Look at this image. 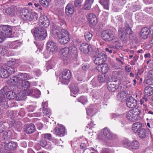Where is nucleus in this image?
Instances as JSON below:
<instances>
[{"instance_id":"nucleus-36","label":"nucleus","mask_w":153,"mask_h":153,"mask_svg":"<svg viewBox=\"0 0 153 153\" xmlns=\"http://www.w3.org/2000/svg\"><path fill=\"white\" fill-rule=\"evenodd\" d=\"M145 94L150 96L153 94V88L150 86L146 87L144 89Z\"/></svg>"},{"instance_id":"nucleus-58","label":"nucleus","mask_w":153,"mask_h":153,"mask_svg":"<svg viewBox=\"0 0 153 153\" xmlns=\"http://www.w3.org/2000/svg\"><path fill=\"white\" fill-rule=\"evenodd\" d=\"M0 91L1 92V94H3V95H4V94H6L8 92V89L7 86H4L3 89H1V90H0Z\"/></svg>"},{"instance_id":"nucleus-6","label":"nucleus","mask_w":153,"mask_h":153,"mask_svg":"<svg viewBox=\"0 0 153 153\" xmlns=\"http://www.w3.org/2000/svg\"><path fill=\"white\" fill-rule=\"evenodd\" d=\"M102 39L106 41H110L115 38L114 33L109 30H106L103 31L101 34Z\"/></svg>"},{"instance_id":"nucleus-10","label":"nucleus","mask_w":153,"mask_h":153,"mask_svg":"<svg viewBox=\"0 0 153 153\" xmlns=\"http://www.w3.org/2000/svg\"><path fill=\"white\" fill-rule=\"evenodd\" d=\"M15 62L12 61H8L6 63V65L5 68H6L8 72V74H13L16 71L15 67L13 66Z\"/></svg>"},{"instance_id":"nucleus-39","label":"nucleus","mask_w":153,"mask_h":153,"mask_svg":"<svg viewBox=\"0 0 153 153\" xmlns=\"http://www.w3.org/2000/svg\"><path fill=\"white\" fill-rule=\"evenodd\" d=\"M142 126V124L141 123L138 122L135 123L133 125L132 130L135 133H137Z\"/></svg>"},{"instance_id":"nucleus-22","label":"nucleus","mask_w":153,"mask_h":153,"mask_svg":"<svg viewBox=\"0 0 153 153\" xmlns=\"http://www.w3.org/2000/svg\"><path fill=\"white\" fill-rule=\"evenodd\" d=\"M18 80L20 81H25L26 80L30 78V76L27 73H20L16 75Z\"/></svg>"},{"instance_id":"nucleus-16","label":"nucleus","mask_w":153,"mask_h":153,"mask_svg":"<svg viewBox=\"0 0 153 153\" xmlns=\"http://www.w3.org/2000/svg\"><path fill=\"white\" fill-rule=\"evenodd\" d=\"M126 104L128 107L133 108L137 105V101L133 97L131 96L126 100Z\"/></svg>"},{"instance_id":"nucleus-1","label":"nucleus","mask_w":153,"mask_h":153,"mask_svg":"<svg viewBox=\"0 0 153 153\" xmlns=\"http://www.w3.org/2000/svg\"><path fill=\"white\" fill-rule=\"evenodd\" d=\"M20 15L22 18L27 22L31 21L34 19L37 20L38 17V14L36 13H32L30 11L25 8L21 10Z\"/></svg>"},{"instance_id":"nucleus-18","label":"nucleus","mask_w":153,"mask_h":153,"mask_svg":"<svg viewBox=\"0 0 153 153\" xmlns=\"http://www.w3.org/2000/svg\"><path fill=\"white\" fill-rule=\"evenodd\" d=\"M97 69L100 72H101L103 74L107 73L109 70V68L107 64L103 63L101 65H98L97 67Z\"/></svg>"},{"instance_id":"nucleus-55","label":"nucleus","mask_w":153,"mask_h":153,"mask_svg":"<svg viewBox=\"0 0 153 153\" xmlns=\"http://www.w3.org/2000/svg\"><path fill=\"white\" fill-rule=\"evenodd\" d=\"M82 2L80 0H76L74 2V5L75 7L79 8L81 6Z\"/></svg>"},{"instance_id":"nucleus-9","label":"nucleus","mask_w":153,"mask_h":153,"mask_svg":"<svg viewBox=\"0 0 153 153\" xmlns=\"http://www.w3.org/2000/svg\"><path fill=\"white\" fill-rule=\"evenodd\" d=\"M39 27L43 28L48 27L49 24V19L46 16H41L39 17Z\"/></svg>"},{"instance_id":"nucleus-28","label":"nucleus","mask_w":153,"mask_h":153,"mask_svg":"<svg viewBox=\"0 0 153 153\" xmlns=\"http://www.w3.org/2000/svg\"><path fill=\"white\" fill-rule=\"evenodd\" d=\"M20 45L21 42L16 40L9 43L7 45V47L11 49H16L20 47Z\"/></svg>"},{"instance_id":"nucleus-47","label":"nucleus","mask_w":153,"mask_h":153,"mask_svg":"<svg viewBox=\"0 0 153 153\" xmlns=\"http://www.w3.org/2000/svg\"><path fill=\"white\" fill-rule=\"evenodd\" d=\"M21 85L22 89H24V90L27 89L29 87L30 85V82L28 81L25 80L23 81L22 82Z\"/></svg>"},{"instance_id":"nucleus-43","label":"nucleus","mask_w":153,"mask_h":153,"mask_svg":"<svg viewBox=\"0 0 153 153\" xmlns=\"http://www.w3.org/2000/svg\"><path fill=\"white\" fill-rule=\"evenodd\" d=\"M98 80L100 82L103 83L106 80L107 78L105 74H99L97 77Z\"/></svg>"},{"instance_id":"nucleus-4","label":"nucleus","mask_w":153,"mask_h":153,"mask_svg":"<svg viewBox=\"0 0 153 153\" xmlns=\"http://www.w3.org/2000/svg\"><path fill=\"white\" fill-rule=\"evenodd\" d=\"M95 58L94 61V63L98 65H101L106 60V56L101 52H97L94 56Z\"/></svg>"},{"instance_id":"nucleus-49","label":"nucleus","mask_w":153,"mask_h":153,"mask_svg":"<svg viewBox=\"0 0 153 153\" xmlns=\"http://www.w3.org/2000/svg\"><path fill=\"white\" fill-rule=\"evenodd\" d=\"M114 46L112 45H109L107 46V48H105V50L106 51L109 52L110 53H112L113 51L114 53H115L114 51Z\"/></svg>"},{"instance_id":"nucleus-64","label":"nucleus","mask_w":153,"mask_h":153,"mask_svg":"<svg viewBox=\"0 0 153 153\" xmlns=\"http://www.w3.org/2000/svg\"><path fill=\"white\" fill-rule=\"evenodd\" d=\"M7 83L9 85H14V84H13V81H12V78H10L7 80Z\"/></svg>"},{"instance_id":"nucleus-29","label":"nucleus","mask_w":153,"mask_h":153,"mask_svg":"<svg viewBox=\"0 0 153 153\" xmlns=\"http://www.w3.org/2000/svg\"><path fill=\"white\" fill-rule=\"evenodd\" d=\"M1 92L0 91V105H4L5 108H7L9 107L8 102H6L4 95L1 94Z\"/></svg>"},{"instance_id":"nucleus-62","label":"nucleus","mask_w":153,"mask_h":153,"mask_svg":"<svg viewBox=\"0 0 153 153\" xmlns=\"http://www.w3.org/2000/svg\"><path fill=\"white\" fill-rule=\"evenodd\" d=\"M8 116L10 117H12L14 115L13 112L12 111L9 110L7 112Z\"/></svg>"},{"instance_id":"nucleus-27","label":"nucleus","mask_w":153,"mask_h":153,"mask_svg":"<svg viewBox=\"0 0 153 153\" xmlns=\"http://www.w3.org/2000/svg\"><path fill=\"white\" fill-rule=\"evenodd\" d=\"M69 50V54H70V58L73 59L76 58L77 56V52L76 48L74 46H71L68 48Z\"/></svg>"},{"instance_id":"nucleus-59","label":"nucleus","mask_w":153,"mask_h":153,"mask_svg":"<svg viewBox=\"0 0 153 153\" xmlns=\"http://www.w3.org/2000/svg\"><path fill=\"white\" fill-rule=\"evenodd\" d=\"M59 23L62 28H65L66 27L65 22L64 20L61 19L59 22Z\"/></svg>"},{"instance_id":"nucleus-14","label":"nucleus","mask_w":153,"mask_h":153,"mask_svg":"<svg viewBox=\"0 0 153 153\" xmlns=\"http://www.w3.org/2000/svg\"><path fill=\"white\" fill-rule=\"evenodd\" d=\"M69 51V50L68 47H65L60 49V53L61 54L63 59L67 60L70 58Z\"/></svg>"},{"instance_id":"nucleus-56","label":"nucleus","mask_w":153,"mask_h":153,"mask_svg":"<svg viewBox=\"0 0 153 153\" xmlns=\"http://www.w3.org/2000/svg\"><path fill=\"white\" fill-rule=\"evenodd\" d=\"M40 94V92L39 90L36 89H34L33 95H34V96L36 98H38Z\"/></svg>"},{"instance_id":"nucleus-44","label":"nucleus","mask_w":153,"mask_h":153,"mask_svg":"<svg viewBox=\"0 0 153 153\" xmlns=\"http://www.w3.org/2000/svg\"><path fill=\"white\" fill-rule=\"evenodd\" d=\"M7 98L10 100L11 99H16V93L13 91H8L6 94Z\"/></svg>"},{"instance_id":"nucleus-17","label":"nucleus","mask_w":153,"mask_h":153,"mask_svg":"<svg viewBox=\"0 0 153 153\" xmlns=\"http://www.w3.org/2000/svg\"><path fill=\"white\" fill-rule=\"evenodd\" d=\"M79 49L82 52L84 53H87L92 50V48L88 44L82 43L79 47Z\"/></svg>"},{"instance_id":"nucleus-2","label":"nucleus","mask_w":153,"mask_h":153,"mask_svg":"<svg viewBox=\"0 0 153 153\" xmlns=\"http://www.w3.org/2000/svg\"><path fill=\"white\" fill-rule=\"evenodd\" d=\"M31 31L32 33H33L36 39L43 40L46 38L47 35L46 30L41 27H36L32 30Z\"/></svg>"},{"instance_id":"nucleus-52","label":"nucleus","mask_w":153,"mask_h":153,"mask_svg":"<svg viewBox=\"0 0 153 153\" xmlns=\"http://www.w3.org/2000/svg\"><path fill=\"white\" fill-rule=\"evenodd\" d=\"M126 97V95L123 92H122L118 94L117 95V98L120 100H124Z\"/></svg>"},{"instance_id":"nucleus-20","label":"nucleus","mask_w":153,"mask_h":153,"mask_svg":"<svg viewBox=\"0 0 153 153\" xmlns=\"http://www.w3.org/2000/svg\"><path fill=\"white\" fill-rule=\"evenodd\" d=\"M74 11V7L73 4H68L65 8V13L67 16H69L72 14Z\"/></svg>"},{"instance_id":"nucleus-37","label":"nucleus","mask_w":153,"mask_h":153,"mask_svg":"<svg viewBox=\"0 0 153 153\" xmlns=\"http://www.w3.org/2000/svg\"><path fill=\"white\" fill-rule=\"evenodd\" d=\"M4 10L5 13L7 15L14 16L15 14V8L14 7H9Z\"/></svg>"},{"instance_id":"nucleus-63","label":"nucleus","mask_w":153,"mask_h":153,"mask_svg":"<svg viewBox=\"0 0 153 153\" xmlns=\"http://www.w3.org/2000/svg\"><path fill=\"white\" fill-rule=\"evenodd\" d=\"M5 129V127L2 124H0V133L3 132Z\"/></svg>"},{"instance_id":"nucleus-40","label":"nucleus","mask_w":153,"mask_h":153,"mask_svg":"<svg viewBox=\"0 0 153 153\" xmlns=\"http://www.w3.org/2000/svg\"><path fill=\"white\" fill-rule=\"evenodd\" d=\"M137 111H139L138 109L137 108H136L135 109H133V117H132V118H131V122H134L137 121L138 119V116L139 115V112H138Z\"/></svg>"},{"instance_id":"nucleus-48","label":"nucleus","mask_w":153,"mask_h":153,"mask_svg":"<svg viewBox=\"0 0 153 153\" xmlns=\"http://www.w3.org/2000/svg\"><path fill=\"white\" fill-rule=\"evenodd\" d=\"M51 0H39L40 4L45 7H48Z\"/></svg>"},{"instance_id":"nucleus-50","label":"nucleus","mask_w":153,"mask_h":153,"mask_svg":"<svg viewBox=\"0 0 153 153\" xmlns=\"http://www.w3.org/2000/svg\"><path fill=\"white\" fill-rule=\"evenodd\" d=\"M133 109L129 111L126 114V117L127 119L130 121H131V118L133 117Z\"/></svg>"},{"instance_id":"nucleus-33","label":"nucleus","mask_w":153,"mask_h":153,"mask_svg":"<svg viewBox=\"0 0 153 153\" xmlns=\"http://www.w3.org/2000/svg\"><path fill=\"white\" fill-rule=\"evenodd\" d=\"M138 135L141 138H144L148 135V133L146 130L143 128H141L137 132Z\"/></svg>"},{"instance_id":"nucleus-45","label":"nucleus","mask_w":153,"mask_h":153,"mask_svg":"<svg viewBox=\"0 0 153 153\" xmlns=\"http://www.w3.org/2000/svg\"><path fill=\"white\" fill-rule=\"evenodd\" d=\"M99 2L103 6L105 9L108 10L109 0H100Z\"/></svg>"},{"instance_id":"nucleus-57","label":"nucleus","mask_w":153,"mask_h":153,"mask_svg":"<svg viewBox=\"0 0 153 153\" xmlns=\"http://www.w3.org/2000/svg\"><path fill=\"white\" fill-rule=\"evenodd\" d=\"M39 144L41 146L45 147L46 146L47 142L45 140L41 139L39 141Z\"/></svg>"},{"instance_id":"nucleus-3","label":"nucleus","mask_w":153,"mask_h":153,"mask_svg":"<svg viewBox=\"0 0 153 153\" xmlns=\"http://www.w3.org/2000/svg\"><path fill=\"white\" fill-rule=\"evenodd\" d=\"M70 35L68 32L64 29L61 30L58 37L59 42L62 44L68 43L70 40Z\"/></svg>"},{"instance_id":"nucleus-26","label":"nucleus","mask_w":153,"mask_h":153,"mask_svg":"<svg viewBox=\"0 0 153 153\" xmlns=\"http://www.w3.org/2000/svg\"><path fill=\"white\" fill-rule=\"evenodd\" d=\"M107 88L109 91L114 92L116 91L118 88V86L114 83V82H109L107 83Z\"/></svg>"},{"instance_id":"nucleus-46","label":"nucleus","mask_w":153,"mask_h":153,"mask_svg":"<svg viewBox=\"0 0 153 153\" xmlns=\"http://www.w3.org/2000/svg\"><path fill=\"white\" fill-rule=\"evenodd\" d=\"M92 36V34L89 32H86L84 33L85 38V40L87 42L90 41Z\"/></svg>"},{"instance_id":"nucleus-19","label":"nucleus","mask_w":153,"mask_h":153,"mask_svg":"<svg viewBox=\"0 0 153 153\" xmlns=\"http://www.w3.org/2000/svg\"><path fill=\"white\" fill-rule=\"evenodd\" d=\"M146 82L150 85H153V69L149 71L146 79Z\"/></svg>"},{"instance_id":"nucleus-35","label":"nucleus","mask_w":153,"mask_h":153,"mask_svg":"<svg viewBox=\"0 0 153 153\" xmlns=\"http://www.w3.org/2000/svg\"><path fill=\"white\" fill-rule=\"evenodd\" d=\"M9 76L6 68L0 67V76L3 78H6Z\"/></svg>"},{"instance_id":"nucleus-31","label":"nucleus","mask_w":153,"mask_h":153,"mask_svg":"<svg viewBox=\"0 0 153 153\" xmlns=\"http://www.w3.org/2000/svg\"><path fill=\"white\" fill-rule=\"evenodd\" d=\"M36 130L34 125L32 123L29 124L26 128L25 131L28 134H30L33 133Z\"/></svg>"},{"instance_id":"nucleus-53","label":"nucleus","mask_w":153,"mask_h":153,"mask_svg":"<svg viewBox=\"0 0 153 153\" xmlns=\"http://www.w3.org/2000/svg\"><path fill=\"white\" fill-rule=\"evenodd\" d=\"M11 78L13 82V84L14 85H16L20 84L19 81L18 80V79L17 78L16 75L13 76Z\"/></svg>"},{"instance_id":"nucleus-38","label":"nucleus","mask_w":153,"mask_h":153,"mask_svg":"<svg viewBox=\"0 0 153 153\" xmlns=\"http://www.w3.org/2000/svg\"><path fill=\"white\" fill-rule=\"evenodd\" d=\"M26 96V94L24 91H20L16 95V100L19 101L24 100L25 99Z\"/></svg>"},{"instance_id":"nucleus-7","label":"nucleus","mask_w":153,"mask_h":153,"mask_svg":"<svg viewBox=\"0 0 153 153\" xmlns=\"http://www.w3.org/2000/svg\"><path fill=\"white\" fill-rule=\"evenodd\" d=\"M123 144L127 148L134 149H138L140 146L139 143L136 140H134L132 141L125 140L123 141Z\"/></svg>"},{"instance_id":"nucleus-54","label":"nucleus","mask_w":153,"mask_h":153,"mask_svg":"<svg viewBox=\"0 0 153 153\" xmlns=\"http://www.w3.org/2000/svg\"><path fill=\"white\" fill-rule=\"evenodd\" d=\"M78 101L81 102L83 104H84L87 101L86 97L84 96H81L78 99Z\"/></svg>"},{"instance_id":"nucleus-34","label":"nucleus","mask_w":153,"mask_h":153,"mask_svg":"<svg viewBox=\"0 0 153 153\" xmlns=\"http://www.w3.org/2000/svg\"><path fill=\"white\" fill-rule=\"evenodd\" d=\"M3 139L5 140H8L12 138V134L10 131H5L2 137Z\"/></svg>"},{"instance_id":"nucleus-11","label":"nucleus","mask_w":153,"mask_h":153,"mask_svg":"<svg viewBox=\"0 0 153 153\" xmlns=\"http://www.w3.org/2000/svg\"><path fill=\"white\" fill-rule=\"evenodd\" d=\"M48 50L50 51V53H52L53 54L55 53L57 50V47L56 44L53 42L49 41L47 43Z\"/></svg>"},{"instance_id":"nucleus-23","label":"nucleus","mask_w":153,"mask_h":153,"mask_svg":"<svg viewBox=\"0 0 153 153\" xmlns=\"http://www.w3.org/2000/svg\"><path fill=\"white\" fill-rule=\"evenodd\" d=\"M149 33V28L145 27L141 29L140 33V36L142 38L146 39L148 38Z\"/></svg>"},{"instance_id":"nucleus-25","label":"nucleus","mask_w":153,"mask_h":153,"mask_svg":"<svg viewBox=\"0 0 153 153\" xmlns=\"http://www.w3.org/2000/svg\"><path fill=\"white\" fill-rule=\"evenodd\" d=\"M70 88L71 91V95L75 97L74 95L79 93V89L76 85H75L74 83L71 84L70 85Z\"/></svg>"},{"instance_id":"nucleus-12","label":"nucleus","mask_w":153,"mask_h":153,"mask_svg":"<svg viewBox=\"0 0 153 153\" xmlns=\"http://www.w3.org/2000/svg\"><path fill=\"white\" fill-rule=\"evenodd\" d=\"M55 134L60 137L63 136L66 133L65 128L62 125L58 126L54 129Z\"/></svg>"},{"instance_id":"nucleus-61","label":"nucleus","mask_w":153,"mask_h":153,"mask_svg":"<svg viewBox=\"0 0 153 153\" xmlns=\"http://www.w3.org/2000/svg\"><path fill=\"white\" fill-rule=\"evenodd\" d=\"M45 138L46 139L51 140L52 139L51 135L50 134H44Z\"/></svg>"},{"instance_id":"nucleus-13","label":"nucleus","mask_w":153,"mask_h":153,"mask_svg":"<svg viewBox=\"0 0 153 153\" xmlns=\"http://www.w3.org/2000/svg\"><path fill=\"white\" fill-rule=\"evenodd\" d=\"M104 135L108 139L112 140L116 138V135L113 134L108 128H105L103 129Z\"/></svg>"},{"instance_id":"nucleus-15","label":"nucleus","mask_w":153,"mask_h":153,"mask_svg":"<svg viewBox=\"0 0 153 153\" xmlns=\"http://www.w3.org/2000/svg\"><path fill=\"white\" fill-rule=\"evenodd\" d=\"M88 21L91 25L94 26L97 23V18L95 14L93 13H89L87 16Z\"/></svg>"},{"instance_id":"nucleus-42","label":"nucleus","mask_w":153,"mask_h":153,"mask_svg":"<svg viewBox=\"0 0 153 153\" xmlns=\"http://www.w3.org/2000/svg\"><path fill=\"white\" fill-rule=\"evenodd\" d=\"M124 29L125 31L124 32H125L126 34L130 36L132 34L133 31L130 28L129 25L128 23H126Z\"/></svg>"},{"instance_id":"nucleus-32","label":"nucleus","mask_w":153,"mask_h":153,"mask_svg":"<svg viewBox=\"0 0 153 153\" xmlns=\"http://www.w3.org/2000/svg\"><path fill=\"white\" fill-rule=\"evenodd\" d=\"M42 111L43 113L44 114V115L49 117V114L50 113V110L47 108H46L47 106V103L46 102H42Z\"/></svg>"},{"instance_id":"nucleus-41","label":"nucleus","mask_w":153,"mask_h":153,"mask_svg":"<svg viewBox=\"0 0 153 153\" xmlns=\"http://www.w3.org/2000/svg\"><path fill=\"white\" fill-rule=\"evenodd\" d=\"M94 0H86L84 6V8L85 10H88L90 9L91 6L93 3Z\"/></svg>"},{"instance_id":"nucleus-60","label":"nucleus","mask_w":153,"mask_h":153,"mask_svg":"<svg viewBox=\"0 0 153 153\" xmlns=\"http://www.w3.org/2000/svg\"><path fill=\"white\" fill-rule=\"evenodd\" d=\"M146 113L148 114V116L150 117L152 119H153V111L146 110L145 111Z\"/></svg>"},{"instance_id":"nucleus-30","label":"nucleus","mask_w":153,"mask_h":153,"mask_svg":"<svg viewBox=\"0 0 153 153\" xmlns=\"http://www.w3.org/2000/svg\"><path fill=\"white\" fill-rule=\"evenodd\" d=\"M119 36L122 41L126 42L127 40L126 34L122 28H120L118 31Z\"/></svg>"},{"instance_id":"nucleus-24","label":"nucleus","mask_w":153,"mask_h":153,"mask_svg":"<svg viewBox=\"0 0 153 153\" xmlns=\"http://www.w3.org/2000/svg\"><path fill=\"white\" fill-rule=\"evenodd\" d=\"M17 144L16 143L11 141L5 144L4 148L7 150H13L16 149Z\"/></svg>"},{"instance_id":"nucleus-8","label":"nucleus","mask_w":153,"mask_h":153,"mask_svg":"<svg viewBox=\"0 0 153 153\" xmlns=\"http://www.w3.org/2000/svg\"><path fill=\"white\" fill-rule=\"evenodd\" d=\"M62 77L63 80L62 82L65 84H68L69 82V80L71 77V74L70 70L65 69L62 72Z\"/></svg>"},{"instance_id":"nucleus-51","label":"nucleus","mask_w":153,"mask_h":153,"mask_svg":"<svg viewBox=\"0 0 153 153\" xmlns=\"http://www.w3.org/2000/svg\"><path fill=\"white\" fill-rule=\"evenodd\" d=\"M126 59L125 57H121V59H120L118 58H116V60L117 62V63L120 65H124V63L123 62L125 60H126Z\"/></svg>"},{"instance_id":"nucleus-21","label":"nucleus","mask_w":153,"mask_h":153,"mask_svg":"<svg viewBox=\"0 0 153 153\" xmlns=\"http://www.w3.org/2000/svg\"><path fill=\"white\" fill-rule=\"evenodd\" d=\"M60 32L59 27L55 25L53 26L51 30V33L54 37H58V36L60 35Z\"/></svg>"},{"instance_id":"nucleus-5","label":"nucleus","mask_w":153,"mask_h":153,"mask_svg":"<svg viewBox=\"0 0 153 153\" xmlns=\"http://www.w3.org/2000/svg\"><path fill=\"white\" fill-rule=\"evenodd\" d=\"M12 27L10 26L4 25L0 28V32L4 36V38L13 37Z\"/></svg>"}]
</instances>
